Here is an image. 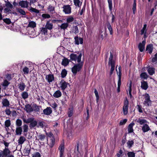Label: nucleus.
I'll return each instance as SVG.
<instances>
[{
	"label": "nucleus",
	"mask_w": 157,
	"mask_h": 157,
	"mask_svg": "<svg viewBox=\"0 0 157 157\" xmlns=\"http://www.w3.org/2000/svg\"><path fill=\"white\" fill-rule=\"evenodd\" d=\"M83 63L82 62L75 64L71 68V71L74 75H75L77 72L80 71L82 68Z\"/></svg>",
	"instance_id": "nucleus-1"
},
{
	"label": "nucleus",
	"mask_w": 157,
	"mask_h": 157,
	"mask_svg": "<svg viewBox=\"0 0 157 157\" xmlns=\"http://www.w3.org/2000/svg\"><path fill=\"white\" fill-rule=\"evenodd\" d=\"M82 55V53H79L78 56H77L76 54L72 53L70 55V59L71 60L75 61L77 60L78 63H81V61Z\"/></svg>",
	"instance_id": "nucleus-2"
},
{
	"label": "nucleus",
	"mask_w": 157,
	"mask_h": 157,
	"mask_svg": "<svg viewBox=\"0 0 157 157\" xmlns=\"http://www.w3.org/2000/svg\"><path fill=\"white\" fill-rule=\"evenodd\" d=\"M11 152L8 148H5L3 151L0 152V157H7L9 156Z\"/></svg>",
	"instance_id": "nucleus-3"
},
{
	"label": "nucleus",
	"mask_w": 157,
	"mask_h": 157,
	"mask_svg": "<svg viewBox=\"0 0 157 157\" xmlns=\"http://www.w3.org/2000/svg\"><path fill=\"white\" fill-rule=\"evenodd\" d=\"M145 100L143 104L147 106H151V101L150 99V97L148 94H146L144 96Z\"/></svg>",
	"instance_id": "nucleus-4"
},
{
	"label": "nucleus",
	"mask_w": 157,
	"mask_h": 157,
	"mask_svg": "<svg viewBox=\"0 0 157 157\" xmlns=\"http://www.w3.org/2000/svg\"><path fill=\"white\" fill-rule=\"evenodd\" d=\"M128 101L127 98L125 99L124 101V105L123 110L124 115H126L128 113Z\"/></svg>",
	"instance_id": "nucleus-5"
},
{
	"label": "nucleus",
	"mask_w": 157,
	"mask_h": 157,
	"mask_svg": "<svg viewBox=\"0 0 157 157\" xmlns=\"http://www.w3.org/2000/svg\"><path fill=\"white\" fill-rule=\"evenodd\" d=\"M59 85L60 86V88L62 90H64L67 87V86L69 84L66 82L64 80L62 79L60 82Z\"/></svg>",
	"instance_id": "nucleus-6"
},
{
	"label": "nucleus",
	"mask_w": 157,
	"mask_h": 157,
	"mask_svg": "<svg viewBox=\"0 0 157 157\" xmlns=\"http://www.w3.org/2000/svg\"><path fill=\"white\" fill-rule=\"evenodd\" d=\"M63 11L65 14H70L71 13V7L69 5H64Z\"/></svg>",
	"instance_id": "nucleus-7"
},
{
	"label": "nucleus",
	"mask_w": 157,
	"mask_h": 157,
	"mask_svg": "<svg viewBox=\"0 0 157 157\" xmlns=\"http://www.w3.org/2000/svg\"><path fill=\"white\" fill-rule=\"evenodd\" d=\"M29 2L26 1L24 0H22L20 1L19 3V6H21L22 8H26L28 7Z\"/></svg>",
	"instance_id": "nucleus-8"
},
{
	"label": "nucleus",
	"mask_w": 157,
	"mask_h": 157,
	"mask_svg": "<svg viewBox=\"0 0 157 157\" xmlns=\"http://www.w3.org/2000/svg\"><path fill=\"white\" fill-rule=\"evenodd\" d=\"M55 140L54 137H51V138L48 140L47 144L50 147H53L55 143Z\"/></svg>",
	"instance_id": "nucleus-9"
},
{
	"label": "nucleus",
	"mask_w": 157,
	"mask_h": 157,
	"mask_svg": "<svg viewBox=\"0 0 157 157\" xmlns=\"http://www.w3.org/2000/svg\"><path fill=\"white\" fill-rule=\"evenodd\" d=\"M68 26L69 24L67 23H63L60 25H58V29L65 31L67 29Z\"/></svg>",
	"instance_id": "nucleus-10"
},
{
	"label": "nucleus",
	"mask_w": 157,
	"mask_h": 157,
	"mask_svg": "<svg viewBox=\"0 0 157 157\" xmlns=\"http://www.w3.org/2000/svg\"><path fill=\"white\" fill-rule=\"evenodd\" d=\"M45 79L48 82L50 83L54 79V75L52 74L47 75L46 76Z\"/></svg>",
	"instance_id": "nucleus-11"
},
{
	"label": "nucleus",
	"mask_w": 157,
	"mask_h": 157,
	"mask_svg": "<svg viewBox=\"0 0 157 157\" xmlns=\"http://www.w3.org/2000/svg\"><path fill=\"white\" fill-rule=\"evenodd\" d=\"M44 114L48 115H50L52 113V108L50 107H47L46 109H44L43 111Z\"/></svg>",
	"instance_id": "nucleus-12"
},
{
	"label": "nucleus",
	"mask_w": 157,
	"mask_h": 157,
	"mask_svg": "<svg viewBox=\"0 0 157 157\" xmlns=\"http://www.w3.org/2000/svg\"><path fill=\"white\" fill-rule=\"evenodd\" d=\"M27 113H30L33 111V109L31 105L29 104H27L25 105L24 109Z\"/></svg>",
	"instance_id": "nucleus-13"
},
{
	"label": "nucleus",
	"mask_w": 157,
	"mask_h": 157,
	"mask_svg": "<svg viewBox=\"0 0 157 157\" xmlns=\"http://www.w3.org/2000/svg\"><path fill=\"white\" fill-rule=\"evenodd\" d=\"M75 44L77 45L79 44H82L83 42V39L80 37L78 38V36H76L75 37Z\"/></svg>",
	"instance_id": "nucleus-14"
},
{
	"label": "nucleus",
	"mask_w": 157,
	"mask_h": 157,
	"mask_svg": "<svg viewBox=\"0 0 157 157\" xmlns=\"http://www.w3.org/2000/svg\"><path fill=\"white\" fill-rule=\"evenodd\" d=\"M145 43V40H143L142 43H139L138 45V48L140 52H142L144 50Z\"/></svg>",
	"instance_id": "nucleus-15"
},
{
	"label": "nucleus",
	"mask_w": 157,
	"mask_h": 157,
	"mask_svg": "<svg viewBox=\"0 0 157 157\" xmlns=\"http://www.w3.org/2000/svg\"><path fill=\"white\" fill-rule=\"evenodd\" d=\"M148 87L147 82L144 81H143L141 82V87L142 89L144 90H146Z\"/></svg>",
	"instance_id": "nucleus-16"
},
{
	"label": "nucleus",
	"mask_w": 157,
	"mask_h": 157,
	"mask_svg": "<svg viewBox=\"0 0 157 157\" xmlns=\"http://www.w3.org/2000/svg\"><path fill=\"white\" fill-rule=\"evenodd\" d=\"M18 86L19 90L22 91L25 90L26 87V85L23 82H21L18 84Z\"/></svg>",
	"instance_id": "nucleus-17"
},
{
	"label": "nucleus",
	"mask_w": 157,
	"mask_h": 157,
	"mask_svg": "<svg viewBox=\"0 0 157 157\" xmlns=\"http://www.w3.org/2000/svg\"><path fill=\"white\" fill-rule=\"evenodd\" d=\"M142 129L143 132H145L149 131L150 128L147 124H144L142 127Z\"/></svg>",
	"instance_id": "nucleus-18"
},
{
	"label": "nucleus",
	"mask_w": 157,
	"mask_h": 157,
	"mask_svg": "<svg viewBox=\"0 0 157 157\" xmlns=\"http://www.w3.org/2000/svg\"><path fill=\"white\" fill-rule=\"evenodd\" d=\"M48 10L49 12L52 14L55 13V7L52 5H50L48 7Z\"/></svg>",
	"instance_id": "nucleus-19"
},
{
	"label": "nucleus",
	"mask_w": 157,
	"mask_h": 157,
	"mask_svg": "<svg viewBox=\"0 0 157 157\" xmlns=\"http://www.w3.org/2000/svg\"><path fill=\"white\" fill-rule=\"evenodd\" d=\"M134 125L133 122L131 123L128 125V133H131L133 132V127Z\"/></svg>",
	"instance_id": "nucleus-20"
},
{
	"label": "nucleus",
	"mask_w": 157,
	"mask_h": 157,
	"mask_svg": "<svg viewBox=\"0 0 157 157\" xmlns=\"http://www.w3.org/2000/svg\"><path fill=\"white\" fill-rule=\"evenodd\" d=\"M48 29L51 30L53 28V23L50 22L49 21H48L45 26Z\"/></svg>",
	"instance_id": "nucleus-21"
},
{
	"label": "nucleus",
	"mask_w": 157,
	"mask_h": 157,
	"mask_svg": "<svg viewBox=\"0 0 157 157\" xmlns=\"http://www.w3.org/2000/svg\"><path fill=\"white\" fill-rule=\"evenodd\" d=\"M26 140L25 137L23 136H21L20 137L19 139L18 140V145H22L24 143Z\"/></svg>",
	"instance_id": "nucleus-22"
},
{
	"label": "nucleus",
	"mask_w": 157,
	"mask_h": 157,
	"mask_svg": "<svg viewBox=\"0 0 157 157\" xmlns=\"http://www.w3.org/2000/svg\"><path fill=\"white\" fill-rule=\"evenodd\" d=\"M153 46L152 44L147 45L146 48V51H147L150 54H151L153 51Z\"/></svg>",
	"instance_id": "nucleus-23"
},
{
	"label": "nucleus",
	"mask_w": 157,
	"mask_h": 157,
	"mask_svg": "<svg viewBox=\"0 0 157 157\" xmlns=\"http://www.w3.org/2000/svg\"><path fill=\"white\" fill-rule=\"evenodd\" d=\"M2 104L3 106L7 107L10 105V102L6 99H4L2 101Z\"/></svg>",
	"instance_id": "nucleus-24"
},
{
	"label": "nucleus",
	"mask_w": 157,
	"mask_h": 157,
	"mask_svg": "<svg viewBox=\"0 0 157 157\" xmlns=\"http://www.w3.org/2000/svg\"><path fill=\"white\" fill-rule=\"evenodd\" d=\"M62 95V93L59 90L56 91L53 94V96L55 98H58Z\"/></svg>",
	"instance_id": "nucleus-25"
},
{
	"label": "nucleus",
	"mask_w": 157,
	"mask_h": 157,
	"mask_svg": "<svg viewBox=\"0 0 157 157\" xmlns=\"http://www.w3.org/2000/svg\"><path fill=\"white\" fill-rule=\"evenodd\" d=\"M69 61L67 58H64L62 60L61 64L62 65L66 66L69 64Z\"/></svg>",
	"instance_id": "nucleus-26"
},
{
	"label": "nucleus",
	"mask_w": 157,
	"mask_h": 157,
	"mask_svg": "<svg viewBox=\"0 0 157 157\" xmlns=\"http://www.w3.org/2000/svg\"><path fill=\"white\" fill-rule=\"evenodd\" d=\"M74 5L76 7H80L82 5V2L79 0H73Z\"/></svg>",
	"instance_id": "nucleus-27"
},
{
	"label": "nucleus",
	"mask_w": 157,
	"mask_h": 157,
	"mask_svg": "<svg viewBox=\"0 0 157 157\" xmlns=\"http://www.w3.org/2000/svg\"><path fill=\"white\" fill-rule=\"evenodd\" d=\"M33 120H34V118L33 117L29 118L27 119H26L25 118H23V122L26 123H30V124Z\"/></svg>",
	"instance_id": "nucleus-28"
},
{
	"label": "nucleus",
	"mask_w": 157,
	"mask_h": 157,
	"mask_svg": "<svg viewBox=\"0 0 157 157\" xmlns=\"http://www.w3.org/2000/svg\"><path fill=\"white\" fill-rule=\"evenodd\" d=\"M28 26L32 28H34L36 26V22L33 21H29Z\"/></svg>",
	"instance_id": "nucleus-29"
},
{
	"label": "nucleus",
	"mask_w": 157,
	"mask_h": 157,
	"mask_svg": "<svg viewBox=\"0 0 157 157\" xmlns=\"http://www.w3.org/2000/svg\"><path fill=\"white\" fill-rule=\"evenodd\" d=\"M155 69L152 67H149L147 69V71L149 74L152 75L155 73Z\"/></svg>",
	"instance_id": "nucleus-30"
},
{
	"label": "nucleus",
	"mask_w": 157,
	"mask_h": 157,
	"mask_svg": "<svg viewBox=\"0 0 157 157\" xmlns=\"http://www.w3.org/2000/svg\"><path fill=\"white\" fill-rule=\"evenodd\" d=\"M22 132V128L21 127H17L16 130V135H20L21 134Z\"/></svg>",
	"instance_id": "nucleus-31"
},
{
	"label": "nucleus",
	"mask_w": 157,
	"mask_h": 157,
	"mask_svg": "<svg viewBox=\"0 0 157 157\" xmlns=\"http://www.w3.org/2000/svg\"><path fill=\"white\" fill-rule=\"evenodd\" d=\"M21 96L23 99H26L29 97L28 93L26 91H24L21 93Z\"/></svg>",
	"instance_id": "nucleus-32"
},
{
	"label": "nucleus",
	"mask_w": 157,
	"mask_h": 157,
	"mask_svg": "<svg viewBox=\"0 0 157 157\" xmlns=\"http://www.w3.org/2000/svg\"><path fill=\"white\" fill-rule=\"evenodd\" d=\"M37 122L36 120H33L29 124V127L30 128H33L37 126Z\"/></svg>",
	"instance_id": "nucleus-33"
},
{
	"label": "nucleus",
	"mask_w": 157,
	"mask_h": 157,
	"mask_svg": "<svg viewBox=\"0 0 157 157\" xmlns=\"http://www.w3.org/2000/svg\"><path fill=\"white\" fill-rule=\"evenodd\" d=\"M137 122L139 123L140 125H142L147 122V121L146 120L140 118H139L137 120Z\"/></svg>",
	"instance_id": "nucleus-34"
},
{
	"label": "nucleus",
	"mask_w": 157,
	"mask_h": 157,
	"mask_svg": "<svg viewBox=\"0 0 157 157\" xmlns=\"http://www.w3.org/2000/svg\"><path fill=\"white\" fill-rule=\"evenodd\" d=\"M115 63H111L110 64H109V66H111V68L110 70V75L111 76L113 74V71L115 69Z\"/></svg>",
	"instance_id": "nucleus-35"
},
{
	"label": "nucleus",
	"mask_w": 157,
	"mask_h": 157,
	"mask_svg": "<svg viewBox=\"0 0 157 157\" xmlns=\"http://www.w3.org/2000/svg\"><path fill=\"white\" fill-rule=\"evenodd\" d=\"M107 26L109 31L110 34L112 35L113 33V29L109 22H107Z\"/></svg>",
	"instance_id": "nucleus-36"
},
{
	"label": "nucleus",
	"mask_w": 157,
	"mask_h": 157,
	"mask_svg": "<svg viewBox=\"0 0 157 157\" xmlns=\"http://www.w3.org/2000/svg\"><path fill=\"white\" fill-rule=\"evenodd\" d=\"M29 11L32 13H39V10L36 9V8H33L32 7H30L29 10Z\"/></svg>",
	"instance_id": "nucleus-37"
},
{
	"label": "nucleus",
	"mask_w": 157,
	"mask_h": 157,
	"mask_svg": "<svg viewBox=\"0 0 157 157\" xmlns=\"http://www.w3.org/2000/svg\"><path fill=\"white\" fill-rule=\"evenodd\" d=\"M113 55L112 53L110 52V56L109 59V64H110L111 63H115L114 61L113 60Z\"/></svg>",
	"instance_id": "nucleus-38"
},
{
	"label": "nucleus",
	"mask_w": 157,
	"mask_h": 157,
	"mask_svg": "<svg viewBox=\"0 0 157 157\" xmlns=\"http://www.w3.org/2000/svg\"><path fill=\"white\" fill-rule=\"evenodd\" d=\"M48 33V29L46 28L45 27H43L41 29V30L40 33L42 34L45 35H47Z\"/></svg>",
	"instance_id": "nucleus-39"
},
{
	"label": "nucleus",
	"mask_w": 157,
	"mask_h": 157,
	"mask_svg": "<svg viewBox=\"0 0 157 157\" xmlns=\"http://www.w3.org/2000/svg\"><path fill=\"white\" fill-rule=\"evenodd\" d=\"M140 77L142 79H147L148 76L146 72H143L140 75Z\"/></svg>",
	"instance_id": "nucleus-40"
},
{
	"label": "nucleus",
	"mask_w": 157,
	"mask_h": 157,
	"mask_svg": "<svg viewBox=\"0 0 157 157\" xmlns=\"http://www.w3.org/2000/svg\"><path fill=\"white\" fill-rule=\"evenodd\" d=\"M67 74V71L65 69H63L61 73V77L62 78H65Z\"/></svg>",
	"instance_id": "nucleus-41"
},
{
	"label": "nucleus",
	"mask_w": 157,
	"mask_h": 157,
	"mask_svg": "<svg viewBox=\"0 0 157 157\" xmlns=\"http://www.w3.org/2000/svg\"><path fill=\"white\" fill-rule=\"evenodd\" d=\"M17 12L23 15H25L26 13L24 10L21 8H18L17 9Z\"/></svg>",
	"instance_id": "nucleus-42"
},
{
	"label": "nucleus",
	"mask_w": 157,
	"mask_h": 157,
	"mask_svg": "<svg viewBox=\"0 0 157 157\" xmlns=\"http://www.w3.org/2000/svg\"><path fill=\"white\" fill-rule=\"evenodd\" d=\"M132 82H131L129 84V87L128 89L129 96L130 98L131 99L132 98Z\"/></svg>",
	"instance_id": "nucleus-43"
},
{
	"label": "nucleus",
	"mask_w": 157,
	"mask_h": 157,
	"mask_svg": "<svg viewBox=\"0 0 157 157\" xmlns=\"http://www.w3.org/2000/svg\"><path fill=\"white\" fill-rule=\"evenodd\" d=\"M44 122L42 121L39 122L37 125V127L38 128L40 127L41 128H43L44 127Z\"/></svg>",
	"instance_id": "nucleus-44"
},
{
	"label": "nucleus",
	"mask_w": 157,
	"mask_h": 157,
	"mask_svg": "<svg viewBox=\"0 0 157 157\" xmlns=\"http://www.w3.org/2000/svg\"><path fill=\"white\" fill-rule=\"evenodd\" d=\"M136 0H134V2L133 4L132 10L133 13L135 14L136 10Z\"/></svg>",
	"instance_id": "nucleus-45"
},
{
	"label": "nucleus",
	"mask_w": 157,
	"mask_h": 157,
	"mask_svg": "<svg viewBox=\"0 0 157 157\" xmlns=\"http://www.w3.org/2000/svg\"><path fill=\"white\" fill-rule=\"evenodd\" d=\"M94 93H95L96 97V101L98 103V101L99 97L98 95V91L96 89H94Z\"/></svg>",
	"instance_id": "nucleus-46"
},
{
	"label": "nucleus",
	"mask_w": 157,
	"mask_h": 157,
	"mask_svg": "<svg viewBox=\"0 0 157 157\" xmlns=\"http://www.w3.org/2000/svg\"><path fill=\"white\" fill-rule=\"evenodd\" d=\"M121 67L120 66L119 67V72L118 74V82H121V72L120 70Z\"/></svg>",
	"instance_id": "nucleus-47"
},
{
	"label": "nucleus",
	"mask_w": 157,
	"mask_h": 157,
	"mask_svg": "<svg viewBox=\"0 0 157 157\" xmlns=\"http://www.w3.org/2000/svg\"><path fill=\"white\" fill-rule=\"evenodd\" d=\"M33 105L34 106V109H33V110L36 112H39L40 108L41 107V106L37 105L36 104H34Z\"/></svg>",
	"instance_id": "nucleus-48"
},
{
	"label": "nucleus",
	"mask_w": 157,
	"mask_h": 157,
	"mask_svg": "<svg viewBox=\"0 0 157 157\" xmlns=\"http://www.w3.org/2000/svg\"><path fill=\"white\" fill-rule=\"evenodd\" d=\"M5 125L6 127L8 128L11 125L10 120L9 119L6 120L5 122Z\"/></svg>",
	"instance_id": "nucleus-49"
},
{
	"label": "nucleus",
	"mask_w": 157,
	"mask_h": 157,
	"mask_svg": "<svg viewBox=\"0 0 157 157\" xmlns=\"http://www.w3.org/2000/svg\"><path fill=\"white\" fill-rule=\"evenodd\" d=\"M147 27V25L146 24L144 25V27L141 30V34L143 35L146 32V28Z\"/></svg>",
	"instance_id": "nucleus-50"
},
{
	"label": "nucleus",
	"mask_w": 157,
	"mask_h": 157,
	"mask_svg": "<svg viewBox=\"0 0 157 157\" xmlns=\"http://www.w3.org/2000/svg\"><path fill=\"white\" fill-rule=\"evenodd\" d=\"M109 4V9L110 11H111L112 8V0H107Z\"/></svg>",
	"instance_id": "nucleus-51"
},
{
	"label": "nucleus",
	"mask_w": 157,
	"mask_h": 157,
	"mask_svg": "<svg viewBox=\"0 0 157 157\" xmlns=\"http://www.w3.org/2000/svg\"><path fill=\"white\" fill-rule=\"evenodd\" d=\"M127 146L129 148H130L134 144V142L133 140L130 141L128 140L127 142Z\"/></svg>",
	"instance_id": "nucleus-52"
},
{
	"label": "nucleus",
	"mask_w": 157,
	"mask_h": 157,
	"mask_svg": "<svg viewBox=\"0 0 157 157\" xmlns=\"http://www.w3.org/2000/svg\"><path fill=\"white\" fill-rule=\"evenodd\" d=\"M73 30L75 34L78 33L79 32L78 28L77 26L73 27Z\"/></svg>",
	"instance_id": "nucleus-53"
},
{
	"label": "nucleus",
	"mask_w": 157,
	"mask_h": 157,
	"mask_svg": "<svg viewBox=\"0 0 157 157\" xmlns=\"http://www.w3.org/2000/svg\"><path fill=\"white\" fill-rule=\"evenodd\" d=\"M6 6L7 7L9 8L10 9H12L13 8V5L9 1H8L6 3Z\"/></svg>",
	"instance_id": "nucleus-54"
},
{
	"label": "nucleus",
	"mask_w": 157,
	"mask_h": 157,
	"mask_svg": "<svg viewBox=\"0 0 157 157\" xmlns=\"http://www.w3.org/2000/svg\"><path fill=\"white\" fill-rule=\"evenodd\" d=\"M22 124L21 121L19 119H17L16 121V125L18 127H20Z\"/></svg>",
	"instance_id": "nucleus-55"
},
{
	"label": "nucleus",
	"mask_w": 157,
	"mask_h": 157,
	"mask_svg": "<svg viewBox=\"0 0 157 157\" xmlns=\"http://www.w3.org/2000/svg\"><path fill=\"white\" fill-rule=\"evenodd\" d=\"M127 155L128 157H135V153L133 152H128L127 153Z\"/></svg>",
	"instance_id": "nucleus-56"
},
{
	"label": "nucleus",
	"mask_w": 157,
	"mask_h": 157,
	"mask_svg": "<svg viewBox=\"0 0 157 157\" xmlns=\"http://www.w3.org/2000/svg\"><path fill=\"white\" fill-rule=\"evenodd\" d=\"M23 71L24 72V74H27L29 73V69L26 67H25L23 68Z\"/></svg>",
	"instance_id": "nucleus-57"
},
{
	"label": "nucleus",
	"mask_w": 157,
	"mask_h": 157,
	"mask_svg": "<svg viewBox=\"0 0 157 157\" xmlns=\"http://www.w3.org/2000/svg\"><path fill=\"white\" fill-rule=\"evenodd\" d=\"M74 19L73 17H68L66 19V21L67 22V23L68 24V23L73 22L74 21Z\"/></svg>",
	"instance_id": "nucleus-58"
},
{
	"label": "nucleus",
	"mask_w": 157,
	"mask_h": 157,
	"mask_svg": "<svg viewBox=\"0 0 157 157\" xmlns=\"http://www.w3.org/2000/svg\"><path fill=\"white\" fill-rule=\"evenodd\" d=\"M59 149L60 152H64V144L63 143L61 144L59 146Z\"/></svg>",
	"instance_id": "nucleus-59"
},
{
	"label": "nucleus",
	"mask_w": 157,
	"mask_h": 157,
	"mask_svg": "<svg viewBox=\"0 0 157 157\" xmlns=\"http://www.w3.org/2000/svg\"><path fill=\"white\" fill-rule=\"evenodd\" d=\"M42 17L44 19H48L51 17V16L49 14L46 13L43 14Z\"/></svg>",
	"instance_id": "nucleus-60"
},
{
	"label": "nucleus",
	"mask_w": 157,
	"mask_h": 157,
	"mask_svg": "<svg viewBox=\"0 0 157 157\" xmlns=\"http://www.w3.org/2000/svg\"><path fill=\"white\" fill-rule=\"evenodd\" d=\"M151 62L153 63L157 62V53L155 55L154 57L153 58Z\"/></svg>",
	"instance_id": "nucleus-61"
},
{
	"label": "nucleus",
	"mask_w": 157,
	"mask_h": 157,
	"mask_svg": "<svg viewBox=\"0 0 157 157\" xmlns=\"http://www.w3.org/2000/svg\"><path fill=\"white\" fill-rule=\"evenodd\" d=\"M127 119H124L123 120H121L120 121L119 124L120 125H122L124 124L127 121Z\"/></svg>",
	"instance_id": "nucleus-62"
},
{
	"label": "nucleus",
	"mask_w": 157,
	"mask_h": 157,
	"mask_svg": "<svg viewBox=\"0 0 157 157\" xmlns=\"http://www.w3.org/2000/svg\"><path fill=\"white\" fill-rule=\"evenodd\" d=\"M39 139L41 141L43 140L45 138V136L43 134H40L38 136Z\"/></svg>",
	"instance_id": "nucleus-63"
},
{
	"label": "nucleus",
	"mask_w": 157,
	"mask_h": 157,
	"mask_svg": "<svg viewBox=\"0 0 157 157\" xmlns=\"http://www.w3.org/2000/svg\"><path fill=\"white\" fill-rule=\"evenodd\" d=\"M4 21L7 24H10L11 23L10 20L9 18H6L3 19Z\"/></svg>",
	"instance_id": "nucleus-64"
}]
</instances>
